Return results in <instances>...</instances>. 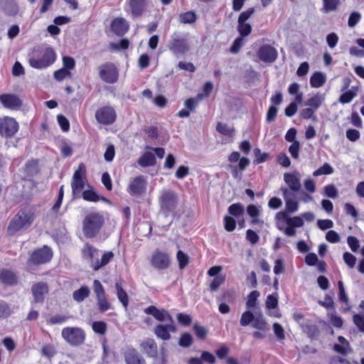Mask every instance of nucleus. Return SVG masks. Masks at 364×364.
Here are the masks:
<instances>
[{
  "label": "nucleus",
  "instance_id": "1",
  "mask_svg": "<svg viewBox=\"0 0 364 364\" xmlns=\"http://www.w3.org/2000/svg\"><path fill=\"white\" fill-rule=\"evenodd\" d=\"M57 59L54 49L50 46H35L28 55L29 65L35 69H46Z\"/></svg>",
  "mask_w": 364,
  "mask_h": 364
},
{
  "label": "nucleus",
  "instance_id": "2",
  "mask_svg": "<svg viewBox=\"0 0 364 364\" xmlns=\"http://www.w3.org/2000/svg\"><path fill=\"white\" fill-rule=\"evenodd\" d=\"M34 211L28 208H23L18 210L14 217L9 222L7 228V232L9 235L28 228L35 219Z\"/></svg>",
  "mask_w": 364,
  "mask_h": 364
},
{
  "label": "nucleus",
  "instance_id": "3",
  "mask_svg": "<svg viewBox=\"0 0 364 364\" xmlns=\"http://www.w3.org/2000/svg\"><path fill=\"white\" fill-rule=\"evenodd\" d=\"M83 258L91 262V267L95 271H97L107 265L114 258V253L112 251L105 252L100 259L97 258L99 250L89 243H86L81 250Z\"/></svg>",
  "mask_w": 364,
  "mask_h": 364
},
{
  "label": "nucleus",
  "instance_id": "4",
  "mask_svg": "<svg viewBox=\"0 0 364 364\" xmlns=\"http://www.w3.org/2000/svg\"><path fill=\"white\" fill-rule=\"evenodd\" d=\"M105 225L104 216L97 212H92L85 215L82 220V232L87 239L96 237Z\"/></svg>",
  "mask_w": 364,
  "mask_h": 364
},
{
  "label": "nucleus",
  "instance_id": "5",
  "mask_svg": "<svg viewBox=\"0 0 364 364\" xmlns=\"http://www.w3.org/2000/svg\"><path fill=\"white\" fill-rule=\"evenodd\" d=\"M86 183V166L83 163H80L77 168L75 171L71 181L72 194L74 198H78L80 196V193L83 190Z\"/></svg>",
  "mask_w": 364,
  "mask_h": 364
},
{
  "label": "nucleus",
  "instance_id": "6",
  "mask_svg": "<svg viewBox=\"0 0 364 364\" xmlns=\"http://www.w3.org/2000/svg\"><path fill=\"white\" fill-rule=\"evenodd\" d=\"M168 50L176 56L185 55L190 50L188 39L180 33H173L168 41Z\"/></svg>",
  "mask_w": 364,
  "mask_h": 364
},
{
  "label": "nucleus",
  "instance_id": "7",
  "mask_svg": "<svg viewBox=\"0 0 364 364\" xmlns=\"http://www.w3.org/2000/svg\"><path fill=\"white\" fill-rule=\"evenodd\" d=\"M177 193L171 190H164L159 197V203L161 210L166 213H173L178 206Z\"/></svg>",
  "mask_w": 364,
  "mask_h": 364
},
{
  "label": "nucleus",
  "instance_id": "8",
  "mask_svg": "<svg viewBox=\"0 0 364 364\" xmlns=\"http://www.w3.org/2000/svg\"><path fill=\"white\" fill-rule=\"evenodd\" d=\"M53 257L52 249L48 245L35 249L31 254L28 259V264L41 265L49 262Z\"/></svg>",
  "mask_w": 364,
  "mask_h": 364
},
{
  "label": "nucleus",
  "instance_id": "9",
  "mask_svg": "<svg viewBox=\"0 0 364 364\" xmlns=\"http://www.w3.org/2000/svg\"><path fill=\"white\" fill-rule=\"evenodd\" d=\"M99 76L103 82L114 84L118 80L119 71L114 63L107 62L99 67Z\"/></svg>",
  "mask_w": 364,
  "mask_h": 364
},
{
  "label": "nucleus",
  "instance_id": "10",
  "mask_svg": "<svg viewBox=\"0 0 364 364\" xmlns=\"http://www.w3.org/2000/svg\"><path fill=\"white\" fill-rule=\"evenodd\" d=\"M95 117L99 124L111 125L116 122L117 112L113 107L105 105L96 110Z\"/></svg>",
  "mask_w": 364,
  "mask_h": 364
},
{
  "label": "nucleus",
  "instance_id": "11",
  "mask_svg": "<svg viewBox=\"0 0 364 364\" xmlns=\"http://www.w3.org/2000/svg\"><path fill=\"white\" fill-rule=\"evenodd\" d=\"M62 337L72 346H80L83 343L85 332L77 327H66L62 330Z\"/></svg>",
  "mask_w": 364,
  "mask_h": 364
},
{
  "label": "nucleus",
  "instance_id": "12",
  "mask_svg": "<svg viewBox=\"0 0 364 364\" xmlns=\"http://www.w3.org/2000/svg\"><path fill=\"white\" fill-rule=\"evenodd\" d=\"M18 123L15 119L10 117L0 118V136L6 139H11L18 132Z\"/></svg>",
  "mask_w": 364,
  "mask_h": 364
},
{
  "label": "nucleus",
  "instance_id": "13",
  "mask_svg": "<svg viewBox=\"0 0 364 364\" xmlns=\"http://www.w3.org/2000/svg\"><path fill=\"white\" fill-rule=\"evenodd\" d=\"M147 181L142 175L133 178L127 187V192L132 196H141L146 192Z\"/></svg>",
  "mask_w": 364,
  "mask_h": 364
},
{
  "label": "nucleus",
  "instance_id": "14",
  "mask_svg": "<svg viewBox=\"0 0 364 364\" xmlns=\"http://www.w3.org/2000/svg\"><path fill=\"white\" fill-rule=\"evenodd\" d=\"M171 264L170 256L168 253L156 250L151 258V264L156 269L163 270L167 269Z\"/></svg>",
  "mask_w": 364,
  "mask_h": 364
},
{
  "label": "nucleus",
  "instance_id": "15",
  "mask_svg": "<svg viewBox=\"0 0 364 364\" xmlns=\"http://www.w3.org/2000/svg\"><path fill=\"white\" fill-rule=\"evenodd\" d=\"M259 58L265 63H273L277 58L278 53L275 48L270 45L260 46L257 51Z\"/></svg>",
  "mask_w": 364,
  "mask_h": 364
},
{
  "label": "nucleus",
  "instance_id": "16",
  "mask_svg": "<svg viewBox=\"0 0 364 364\" xmlns=\"http://www.w3.org/2000/svg\"><path fill=\"white\" fill-rule=\"evenodd\" d=\"M112 31L117 36H123L129 29V24L122 17L114 18L110 24Z\"/></svg>",
  "mask_w": 364,
  "mask_h": 364
},
{
  "label": "nucleus",
  "instance_id": "17",
  "mask_svg": "<svg viewBox=\"0 0 364 364\" xmlns=\"http://www.w3.org/2000/svg\"><path fill=\"white\" fill-rule=\"evenodd\" d=\"M126 364H146L143 356L134 348H127L123 353Z\"/></svg>",
  "mask_w": 364,
  "mask_h": 364
},
{
  "label": "nucleus",
  "instance_id": "18",
  "mask_svg": "<svg viewBox=\"0 0 364 364\" xmlns=\"http://www.w3.org/2000/svg\"><path fill=\"white\" fill-rule=\"evenodd\" d=\"M301 175L298 171L285 173L284 174V182L288 185L289 189L293 192L300 191L301 184L300 181Z\"/></svg>",
  "mask_w": 364,
  "mask_h": 364
},
{
  "label": "nucleus",
  "instance_id": "19",
  "mask_svg": "<svg viewBox=\"0 0 364 364\" xmlns=\"http://www.w3.org/2000/svg\"><path fill=\"white\" fill-rule=\"evenodd\" d=\"M304 222L301 216H294L288 220L287 227L284 229L279 227L280 230H282L284 233L289 237L294 236L296 235V228H301L304 225Z\"/></svg>",
  "mask_w": 364,
  "mask_h": 364
},
{
  "label": "nucleus",
  "instance_id": "20",
  "mask_svg": "<svg viewBox=\"0 0 364 364\" xmlns=\"http://www.w3.org/2000/svg\"><path fill=\"white\" fill-rule=\"evenodd\" d=\"M0 102L4 107L16 109L21 106V100L15 95L12 94H2L0 95Z\"/></svg>",
  "mask_w": 364,
  "mask_h": 364
},
{
  "label": "nucleus",
  "instance_id": "21",
  "mask_svg": "<svg viewBox=\"0 0 364 364\" xmlns=\"http://www.w3.org/2000/svg\"><path fill=\"white\" fill-rule=\"evenodd\" d=\"M18 277L16 273L8 269L0 270V282L6 286H14L17 284Z\"/></svg>",
  "mask_w": 364,
  "mask_h": 364
},
{
  "label": "nucleus",
  "instance_id": "22",
  "mask_svg": "<svg viewBox=\"0 0 364 364\" xmlns=\"http://www.w3.org/2000/svg\"><path fill=\"white\" fill-rule=\"evenodd\" d=\"M301 328L302 332L311 340L317 339L320 335L318 327L311 320H306L305 323H302Z\"/></svg>",
  "mask_w": 364,
  "mask_h": 364
},
{
  "label": "nucleus",
  "instance_id": "23",
  "mask_svg": "<svg viewBox=\"0 0 364 364\" xmlns=\"http://www.w3.org/2000/svg\"><path fill=\"white\" fill-rule=\"evenodd\" d=\"M176 327L171 323L167 325L159 324L154 328L156 336L164 341L169 340L171 338L170 332H175Z\"/></svg>",
  "mask_w": 364,
  "mask_h": 364
},
{
  "label": "nucleus",
  "instance_id": "24",
  "mask_svg": "<svg viewBox=\"0 0 364 364\" xmlns=\"http://www.w3.org/2000/svg\"><path fill=\"white\" fill-rule=\"evenodd\" d=\"M144 352L151 358H156L158 355V347L155 341L152 338H146L140 344Z\"/></svg>",
  "mask_w": 364,
  "mask_h": 364
},
{
  "label": "nucleus",
  "instance_id": "25",
  "mask_svg": "<svg viewBox=\"0 0 364 364\" xmlns=\"http://www.w3.org/2000/svg\"><path fill=\"white\" fill-rule=\"evenodd\" d=\"M128 4L133 17H139L143 14L146 6L145 0H129Z\"/></svg>",
  "mask_w": 364,
  "mask_h": 364
},
{
  "label": "nucleus",
  "instance_id": "26",
  "mask_svg": "<svg viewBox=\"0 0 364 364\" xmlns=\"http://www.w3.org/2000/svg\"><path fill=\"white\" fill-rule=\"evenodd\" d=\"M184 105L186 109H182L177 113L178 117H188L191 112H195L198 106V100L193 97L188 98L185 101Z\"/></svg>",
  "mask_w": 364,
  "mask_h": 364
},
{
  "label": "nucleus",
  "instance_id": "27",
  "mask_svg": "<svg viewBox=\"0 0 364 364\" xmlns=\"http://www.w3.org/2000/svg\"><path fill=\"white\" fill-rule=\"evenodd\" d=\"M281 190L285 199V210L289 213H295L297 211L299 208L298 202L296 200L287 198L290 194V191L287 188H282Z\"/></svg>",
  "mask_w": 364,
  "mask_h": 364
},
{
  "label": "nucleus",
  "instance_id": "28",
  "mask_svg": "<svg viewBox=\"0 0 364 364\" xmlns=\"http://www.w3.org/2000/svg\"><path fill=\"white\" fill-rule=\"evenodd\" d=\"M325 95L317 92L309 97L305 102V105L316 111L323 103Z\"/></svg>",
  "mask_w": 364,
  "mask_h": 364
},
{
  "label": "nucleus",
  "instance_id": "29",
  "mask_svg": "<svg viewBox=\"0 0 364 364\" xmlns=\"http://www.w3.org/2000/svg\"><path fill=\"white\" fill-rule=\"evenodd\" d=\"M137 162L142 167L153 166L156 164V158L151 152L146 151L139 157Z\"/></svg>",
  "mask_w": 364,
  "mask_h": 364
},
{
  "label": "nucleus",
  "instance_id": "30",
  "mask_svg": "<svg viewBox=\"0 0 364 364\" xmlns=\"http://www.w3.org/2000/svg\"><path fill=\"white\" fill-rule=\"evenodd\" d=\"M33 296H46L48 294V285L46 282H39L31 287Z\"/></svg>",
  "mask_w": 364,
  "mask_h": 364
},
{
  "label": "nucleus",
  "instance_id": "31",
  "mask_svg": "<svg viewBox=\"0 0 364 364\" xmlns=\"http://www.w3.org/2000/svg\"><path fill=\"white\" fill-rule=\"evenodd\" d=\"M266 306L269 310V314L272 316L279 317L281 315L278 309L277 297H267Z\"/></svg>",
  "mask_w": 364,
  "mask_h": 364
},
{
  "label": "nucleus",
  "instance_id": "32",
  "mask_svg": "<svg viewBox=\"0 0 364 364\" xmlns=\"http://www.w3.org/2000/svg\"><path fill=\"white\" fill-rule=\"evenodd\" d=\"M251 326L253 328L263 332H267L269 331L268 324L262 314L255 315Z\"/></svg>",
  "mask_w": 364,
  "mask_h": 364
},
{
  "label": "nucleus",
  "instance_id": "33",
  "mask_svg": "<svg viewBox=\"0 0 364 364\" xmlns=\"http://www.w3.org/2000/svg\"><path fill=\"white\" fill-rule=\"evenodd\" d=\"M325 75L321 72H315L310 77V85L314 88H318L326 82Z\"/></svg>",
  "mask_w": 364,
  "mask_h": 364
},
{
  "label": "nucleus",
  "instance_id": "34",
  "mask_svg": "<svg viewBox=\"0 0 364 364\" xmlns=\"http://www.w3.org/2000/svg\"><path fill=\"white\" fill-rule=\"evenodd\" d=\"M357 87H353L351 90H346L340 95L338 102L343 105L350 103L357 95Z\"/></svg>",
  "mask_w": 364,
  "mask_h": 364
},
{
  "label": "nucleus",
  "instance_id": "35",
  "mask_svg": "<svg viewBox=\"0 0 364 364\" xmlns=\"http://www.w3.org/2000/svg\"><path fill=\"white\" fill-rule=\"evenodd\" d=\"M197 15L193 11H188L184 13H181L179 15V21L181 23L184 24H192L197 21Z\"/></svg>",
  "mask_w": 364,
  "mask_h": 364
},
{
  "label": "nucleus",
  "instance_id": "36",
  "mask_svg": "<svg viewBox=\"0 0 364 364\" xmlns=\"http://www.w3.org/2000/svg\"><path fill=\"white\" fill-rule=\"evenodd\" d=\"M38 161L37 159L28 160L24 166V171L28 176H33L38 173Z\"/></svg>",
  "mask_w": 364,
  "mask_h": 364
},
{
  "label": "nucleus",
  "instance_id": "37",
  "mask_svg": "<svg viewBox=\"0 0 364 364\" xmlns=\"http://www.w3.org/2000/svg\"><path fill=\"white\" fill-rule=\"evenodd\" d=\"M247 213L252 218V224H262V221L258 219L259 215V210L253 204H250L247 207Z\"/></svg>",
  "mask_w": 364,
  "mask_h": 364
},
{
  "label": "nucleus",
  "instance_id": "38",
  "mask_svg": "<svg viewBox=\"0 0 364 364\" xmlns=\"http://www.w3.org/2000/svg\"><path fill=\"white\" fill-rule=\"evenodd\" d=\"M250 161L247 157H241L237 166H232V174L234 177L237 176L238 171L242 172L249 166Z\"/></svg>",
  "mask_w": 364,
  "mask_h": 364
},
{
  "label": "nucleus",
  "instance_id": "39",
  "mask_svg": "<svg viewBox=\"0 0 364 364\" xmlns=\"http://www.w3.org/2000/svg\"><path fill=\"white\" fill-rule=\"evenodd\" d=\"M322 11L325 13L336 11L341 4L340 0H322Z\"/></svg>",
  "mask_w": 364,
  "mask_h": 364
},
{
  "label": "nucleus",
  "instance_id": "40",
  "mask_svg": "<svg viewBox=\"0 0 364 364\" xmlns=\"http://www.w3.org/2000/svg\"><path fill=\"white\" fill-rule=\"evenodd\" d=\"M228 211L230 215L238 218L243 215L244 208L241 203H233L229 206Z\"/></svg>",
  "mask_w": 364,
  "mask_h": 364
},
{
  "label": "nucleus",
  "instance_id": "41",
  "mask_svg": "<svg viewBox=\"0 0 364 364\" xmlns=\"http://www.w3.org/2000/svg\"><path fill=\"white\" fill-rule=\"evenodd\" d=\"M216 130L220 134L230 137L235 134V129L233 127H229L226 124L222 122H218Z\"/></svg>",
  "mask_w": 364,
  "mask_h": 364
},
{
  "label": "nucleus",
  "instance_id": "42",
  "mask_svg": "<svg viewBox=\"0 0 364 364\" xmlns=\"http://www.w3.org/2000/svg\"><path fill=\"white\" fill-rule=\"evenodd\" d=\"M255 315L253 314L252 311L247 310L245 311L241 316L240 320V326L245 327L249 325H252Z\"/></svg>",
  "mask_w": 364,
  "mask_h": 364
},
{
  "label": "nucleus",
  "instance_id": "43",
  "mask_svg": "<svg viewBox=\"0 0 364 364\" xmlns=\"http://www.w3.org/2000/svg\"><path fill=\"white\" fill-rule=\"evenodd\" d=\"M253 152L255 155V159L253 161V163L255 164H262L266 161L269 157L268 153H262L261 150L259 148L255 149Z\"/></svg>",
  "mask_w": 364,
  "mask_h": 364
},
{
  "label": "nucleus",
  "instance_id": "44",
  "mask_svg": "<svg viewBox=\"0 0 364 364\" xmlns=\"http://www.w3.org/2000/svg\"><path fill=\"white\" fill-rule=\"evenodd\" d=\"M252 28L250 23H238L237 31L240 33V37L245 38L248 36L252 32Z\"/></svg>",
  "mask_w": 364,
  "mask_h": 364
},
{
  "label": "nucleus",
  "instance_id": "45",
  "mask_svg": "<svg viewBox=\"0 0 364 364\" xmlns=\"http://www.w3.org/2000/svg\"><path fill=\"white\" fill-rule=\"evenodd\" d=\"M333 168H332V166L328 163H324L323 166L319 167L313 173V176H318L321 175H329L333 173Z\"/></svg>",
  "mask_w": 364,
  "mask_h": 364
},
{
  "label": "nucleus",
  "instance_id": "46",
  "mask_svg": "<svg viewBox=\"0 0 364 364\" xmlns=\"http://www.w3.org/2000/svg\"><path fill=\"white\" fill-rule=\"evenodd\" d=\"M193 341V337L190 333H183L179 338L178 345L183 348H188L192 345Z\"/></svg>",
  "mask_w": 364,
  "mask_h": 364
},
{
  "label": "nucleus",
  "instance_id": "47",
  "mask_svg": "<svg viewBox=\"0 0 364 364\" xmlns=\"http://www.w3.org/2000/svg\"><path fill=\"white\" fill-rule=\"evenodd\" d=\"M82 198L86 201L97 202L100 200V197L97 193L93 190H85L82 193Z\"/></svg>",
  "mask_w": 364,
  "mask_h": 364
},
{
  "label": "nucleus",
  "instance_id": "48",
  "mask_svg": "<svg viewBox=\"0 0 364 364\" xmlns=\"http://www.w3.org/2000/svg\"><path fill=\"white\" fill-rule=\"evenodd\" d=\"M225 278L226 277L225 274H219L216 277H214L210 284V290L216 291L219 287L225 282Z\"/></svg>",
  "mask_w": 364,
  "mask_h": 364
},
{
  "label": "nucleus",
  "instance_id": "49",
  "mask_svg": "<svg viewBox=\"0 0 364 364\" xmlns=\"http://www.w3.org/2000/svg\"><path fill=\"white\" fill-rule=\"evenodd\" d=\"M176 258L178 262L180 269L185 268L189 263L188 256L182 250H178L176 254Z\"/></svg>",
  "mask_w": 364,
  "mask_h": 364
},
{
  "label": "nucleus",
  "instance_id": "50",
  "mask_svg": "<svg viewBox=\"0 0 364 364\" xmlns=\"http://www.w3.org/2000/svg\"><path fill=\"white\" fill-rule=\"evenodd\" d=\"M223 220L224 228L225 230H227L228 232H232L233 230H235L236 228V221L232 217L225 215L224 217Z\"/></svg>",
  "mask_w": 364,
  "mask_h": 364
},
{
  "label": "nucleus",
  "instance_id": "51",
  "mask_svg": "<svg viewBox=\"0 0 364 364\" xmlns=\"http://www.w3.org/2000/svg\"><path fill=\"white\" fill-rule=\"evenodd\" d=\"M71 75L70 71L67 70V69H65L63 68L57 70L53 73V77L57 81H62L65 78L70 77Z\"/></svg>",
  "mask_w": 364,
  "mask_h": 364
},
{
  "label": "nucleus",
  "instance_id": "52",
  "mask_svg": "<svg viewBox=\"0 0 364 364\" xmlns=\"http://www.w3.org/2000/svg\"><path fill=\"white\" fill-rule=\"evenodd\" d=\"M315 110L310 108V107H307V108H304L301 111V118H303L304 119H311L313 121H316L317 120V118H316V116L315 114Z\"/></svg>",
  "mask_w": 364,
  "mask_h": 364
},
{
  "label": "nucleus",
  "instance_id": "53",
  "mask_svg": "<svg viewBox=\"0 0 364 364\" xmlns=\"http://www.w3.org/2000/svg\"><path fill=\"white\" fill-rule=\"evenodd\" d=\"M63 196H64V186L62 185L59 188L57 200L52 208V210L55 213L58 212L60 207L61 206V204L63 202Z\"/></svg>",
  "mask_w": 364,
  "mask_h": 364
},
{
  "label": "nucleus",
  "instance_id": "54",
  "mask_svg": "<svg viewBox=\"0 0 364 364\" xmlns=\"http://www.w3.org/2000/svg\"><path fill=\"white\" fill-rule=\"evenodd\" d=\"M243 45H244L243 38L237 37V38L235 39L232 46L230 48V53H234V54L237 53L240 50V49Z\"/></svg>",
  "mask_w": 364,
  "mask_h": 364
},
{
  "label": "nucleus",
  "instance_id": "55",
  "mask_svg": "<svg viewBox=\"0 0 364 364\" xmlns=\"http://www.w3.org/2000/svg\"><path fill=\"white\" fill-rule=\"evenodd\" d=\"M325 195L331 198H336L338 196V190L333 184H329L323 188Z\"/></svg>",
  "mask_w": 364,
  "mask_h": 364
},
{
  "label": "nucleus",
  "instance_id": "56",
  "mask_svg": "<svg viewBox=\"0 0 364 364\" xmlns=\"http://www.w3.org/2000/svg\"><path fill=\"white\" fill-rule=\"evenodd\" d=\"M176 318L180 324L185 326L191 325L192 322V318L191 316L183 313L178 314L176 315Z\"/></svg>",
  "mask_w": 364,
  "mask_h": 364
},
{
  "label": "nucleus",
  "instance_id": "57",
  "mask_svg": "<svg viewBox=\"0 0 364 364\" xmlns=\"http://www.w3.org/2000/svg\"><path fill=\"white\" fill-rule=\"evenodd\" d=\"M193 331L197 337H198L200 339H205L208 333L207 329L198 323L194 324Z\"/></svg>",
  "mask_w": 364,
  "mask_h": 364
},
{
  "label": "nucleus",
  "instance_id": "58",
  "mask_svg": "<svg viewBox=\"0 0 364 364\" xmlns=\"http://www.w3.org/2000/svg\"><path fill=\"white\" fill-rule=\"evenodd\" d=\"M333 349L338 353L346 355L351 351L350 345H342L336 343L333 345Z\"/></svg>",
  "mask_w": 364,
  "mask_h": 364
},
{
  "label": "nucleus",
  "instance_id": "59",
  "mask_svg": "<svg viewBox=\"0 0 364 364\" xmlns=\"http://www.w3.org/2000/svg\"><path fill=\"white\" fill-rule=\"evenodd\" d=\"M254 13L255 9L253 7L249 8L247 10L242 12L238 17L237 23H246V21H247Z\"/></svg>",
  "mask_w": 364,
  "mask_h": 364
},
{
  "label": "nucleus",
  "instance_id": "60",
  "mask_svg": "<svg viewBox=\"0 0 364 364\" xmlns=\"http://www.w3.org/2000/svg\"><path fill=\"white\" fill-rule=\"evenodd\" d=\"M11 314V309L9 304L4 301H0V318H5L9 316Z\"/></svg>",
  "mask_w": 364,
  "mask_h": 364
},
{
  "label": "nucleus",
  "instance_id": "61",
  "mask_svg": "<svg viewBox=\"0 0 364 364\" xmlns=\"http://www.w3.org/2000/svg\"><path fill=\"white\" fill-rule=\"evenodd\" d=\"M57 120L63 132H68L70 129V122L64 115L58 114L57 116Z\"/></svg>",
  "mask_w": 364,
  "mask_h": 364
},
{
  "label": "nucleus",
  "instance_id": "62",
  "mask_svg": "<svg viewBox=\"0 0 364 364\" xmlns=\"http://www.w3.org/2000/svg\"><path fill=\"white\" fill-rule=\"evenodd\" d=\"M63 68L67 69V70L70 71L71 70L75 68V61L73 58L70 56H63Z\"/></svg>",
  "mask_w": 364,
  "mask_h": 364
},
{
  "label": "nucleus",
  "instance_id": "63",
  "mask_svg": "<svg viewBox=\"0 0 364 364\" xmlns=\"http://www.w3.org/2000/svg\"><path fill=\"white\" fill-rule=\"evenodd\" d=\"M246 239L252 244V245H255L256 243H257L259 240V235H257V233L251 230V229H248L247 231H246Z\"/></svg>",
  "mask_w": 364,
  "mask_h": 364
},
{
  "label": "nucleus",
  "instance_id": "64",
  "mask_svg": "<svg viewBox=\"0 0 364 364\" xmlns=\"http://www.w3.org/2000/svg\"><path fill=\"white\" fill-rule=\"evenodd\" d=\"M353 322L355 325L358 328L359 331L364 333V316H362L360 314L354 315Z\"/></svg>",
  "mask_w": 364,
  "mask_h": 364
}]
</instances>
